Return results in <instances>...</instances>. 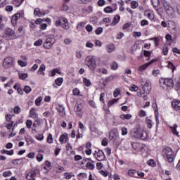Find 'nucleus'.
I'll return each mask as SVG.
<instances>
[{
	"instance_id": "nucleus-1",
	"label": "nucleus",
	"mask_w": 180,
	"mask_h": 180,
	"mask_svg": "<svg viewBox=\"0 0 180 180\" xmlns=\"http://www.w3.org/2000/svg\"><path fill=\"white\" fill-rule=\"evenodd\" d=\"M131 137L139 139L140 140H147L148 134L147 132L140 128H134L131 130Z\"/></svg>"
},
{
	"instance_id": "nucleus-2",
	"label": "nucleus",
	"mask_w": 180,
	"mask_h": 180,
	"mask_svg": "<svg viewBox=\"0 0 180 180\" xmlns=\"http://www.w3.org/2000/svg\"><path fill=\"white\" fill-rule=\"evenodd\" d=\"M160 86L165 91H171L174 88V79L172 78L162 77L159 80Z\"/></svg>"
},
{
	"instance_id": "nucleus-3",
	"label": "nucleus",
	"mask_w": 180,
	"mask_h": 180,
	"mask_svg": "<svg viewBox=\"0 0 180 180\" xmlns=\"http://www.w3.org/2000/svg\"><path fill=\"white\" fill-rule=\"evenodd\" d=\"M84 64L89 68L90 71L96 70V57L90 55L88 56L84 60Z\"/></svg>"
},
{
	"instance_id": "nucleus-4",
	"label": "nucleus",
	"mask_w": 180,
	"mask_h": 180,
	"mask_svg": "<svg viewBox=\"0 0 180 180\" xmlns=\"http://www.w3.org/2000/svg\"><path fill=\"white\" fill-rule=\"evenodd\" d=\"M162 155L165 161H168L169 164L174 162V150L170 147H166L163 150Z\"/></svg>"
},
{
	"instance_id": "nucleus-5",
	"label": "nucleus",
	"mask_w": 180,
	"mask_h": 180,
	"mask_svg": "<svg viewBox=\"0 0 180 180\" xmlns=\"http://www.w3.org/2000/svg\"><path fill=\"white\" fill-rule=\"evenodd\" d=\"M143 91L146 92V95H148L151 92V83L150 81L142 79L141 82Z\"/></svg>"
},
{
	"instance_id": "nucleus-6",
	"label": "nucleus",
	"mask_w": 180,
	"mask_h": 180,
	"mask_svg": "<svg viewBox=\"0 0 180 180\" xmlns=\"http://www.w3.org/2000/svg\"><path fill=\"white\" fill-rule=\"evenodd\" d=\"M37 174H40V169H35L34 170H32L30 172H29L27 174H26V179L27 180H36V175Z\"/></svg>"
},
{
	"instance_id": "nucleus-7",
	"label": "nucleus",
	"mask_w": 180,
	"mask_h": 180,
	"mask_svg": "<svg viewBox=\"0 0 180 180\" xmlns=\"http://www.w3.org/2000/svg\"><path fill=\"white\" fill-rule=\"evenodd\" d=\"M13 64V58H12V57H7L3 61V67L6 70L8 68H11Z\"/></svg>"
},
{
	"instance_id": "nucleus-8",
	"label": "nucleus",
	"mask_w": 180,
	"mask_h": 180,
	"mask_svg": "<svg viewBox=\"0 0 180 180\" xmlns=\"http://www.w3.org/2000/svg\"><path fill=\"white\" fill-rule=\"evenodd\" d=\"M95 158L97 161H104L105 156V153L102 150H98V151H95V153L94 154Z\"/></svg>"
},
{
	"instance_id": "nucleus-9",
	"label": "nucleus",
	"mask_w": 180,
	"mask_h": 180,
	"mask_svg": "<svg viewBox=\"0 0 180 180\" xmlns=\"http://www.w3.org/2000/svg\"><path fill=\"white\" fill-rule=\"evenodd\" d=\"M56 42V39L54 38H47L45 40V42L43 44V46L44 49H46L49 50V49H51L53 46V44Z\"/></svg>"
},
{
	"instance_id": "nucleus-10",
	"label": "nucleus",
	"mask_w": 180,
	"mask_h": 180,
	"mask_svg": "<svg viewBox=\"0 0 180 180\" xmlns=\"http://www.w3.org/2000/svg\"><path fill=\"white\" fill-rule=\"evenodd\" d=\"M75 112L77 116L81 117L82 115H84V112H82V105L77 103L75 105Z\"/></svg>"
},
{
	"instance_id": "nucleus-11",
	"label": "nucleus",
	"mask_w": 180,
	"mask_h": 180,
	"mask_svg": "<svg viewBox=\"0 0 180 180\" xmlns=\"http://www.w3.org/2000/svg\"><path fill=\"white\" fill-rule=\"evenodd\" d=\"M6 34L10 40H15V39H16V34L15 33V31L11 28H8L6 30Z\"/></svg>"
},
{
	"instance_id": "nucleus-12",
	"label": "nucleus",
	"mask_w": 180,
	"mask_h": 180,
	"mask_svg": "<svg viewBox=\"0 0 180 180\" xmlns=\"http://www.w3.org/2000/svg\"><path fill=\"white\" fill-rule=\"evenodd\" d=\"M156 61H157V59H153L150 62L139 66V68H138V71H140L141 72H142V71H144L146 68H147V67L151 65V64H153V63H155Z\"/></svg>"
},
{
	"instance_id": "nucleus-13",
	"label": "nucleus",
	"mask_w": 180,
	"mask_h": 180,
	"mask_svg": "<svg viewBox=\"0 0 180 180\" xmlns=\"http://www.w3.org/2000/svg\"><path fill=\"white\" fill-rule=\"evenodd\" d=\"M172 106L176 112L180 113V101L179 100H174L172 103Z\"/></svg>"
},
{
	"instance_id": "nucleus-14",
	"label": "nucleus",
	"mask_w": 180,
	"mask_h": 180,
	"mask_svg": "<svg viewBox=\"0 0 180 180\" xmlns=\"http://www.w3.org/2000/svg\"><path fill=\"white\" fill-rule=\"evenodd\" d=\"M110 140H111V141H116L117 140H119V133L117 132H115V131H111L110 133V136H109Z\"/></svg>"
},
{
	"instance_id": "nucleus-15",
	"label": "nucleus",
	"mask_w": 180,
	"mask_h": 180,
	"mask_svg": "<svg viewBox=\"0 0 180 180\" xmlns=\"http://www.w3.org/2000/svg\"><path fill=\"white\" fill-rule=\"evenodd\" d=\"M59 141L61 144H65L68 141V134L64 133L59 139Z\"/></svg>"
},
{
	"instance_id": "nucleus-16",
	"label": "nucleus",
	"mask_w": 180,
	"mask_h": 180,
	"mask_svg": "<svg viewBox=\"0 0 180 180\" xmlns=\"http://www.w3.org/2000/svg\"><path fill=\"white\" fill-rule=\"evenodd\" d=\"M165 11L168 16H174V13H175V9L172 6H168L165 8Z\"/></svg>"
},
{
	"instance_id": "nucleus-17",
	"label": "nucleus",
	"mask_w": 180,
	"mask_h": 180,
	"mask_svg": "<svg viewBox=\"0 0 180 180\" xmlns=\"http://www.w3.org/2000/svg\"><path fill=\"white\" fill-rule=\"evenodd\" d=\"M120 22V15H116L115 17L112 18V21L110 24V26H116Z\"/></svg>"
},
{
	"instance_id": "nucleus-18",
	"label": "nucleus",
	"mask_w": 180,
	"mask_h": 180,
	"mask_svg": "<svg viewBox=\"0 0 180 180\" xmlns=\"http://www.w3.org/2000/svg\"><path fill=\"white\" fill-rule=\"evenodd\" d=\"M58 112L61 117H64V116H65V108L63 105H58Z\"/></svg>"
},
{
	"instance_id": "nucleus-19",
	"label": "nucleus",
	"mask_w": 180,
	"mask_h": 180,
	"mask_svg": "<svg viewBox=\"0 0 180 180\" xmlns=\"http://www.w3.org/2000/svg\"><path fill=\"white\" fill-rule=\"evenodd\" d=\"M106 50L108 53H113L116 50V46L113 44H109L106 45Z\"/></svg>"
},
{
	"instance_id": "nucleus-20",
	"label": "nucleus",
	"mask_w": 180,
	"mask_h": 180,
	"mask_svg": "<svg viewBox=\"0 0 180 180\" xmlns=\"http://www.w3.org/2000/svg\"><path fill=\"white\" fill-rule=\"evenodd\" d=\"M62 22H63V23H67V18H64L63 17L60 18L58 20H56L55 22V25L56 26H62V25H63Z\"/></svg>"
},
{
	"instance_id": "nucleus-21",
	"label": "nucleus",
	"mask_w": 180,
	"mask_h": 180,
	"mask_svg": "<svg viewBox=\"0 0 180 180\" xmlns=\"http://www.w3.org/2000/svg\"><path fill=\"white\" fill-rule=\"evenodd\" d=\"M167 26L171 30H176V22H175L174 21H169Z\"/></svg>"
},
{
	"instance_id": "nucleus-22",
	"label": "nucleus",
	"mask_w": 180,
	"mask_h": 180,
	"mask_svg": "<svg viewBox=\"0 0 180 180\" xmlns=\"http://www.w3.org/2000/svg\"><path fill=\"white\" fill-rule=\"evenodd\" d=\"M44 71H46V65L44 64H42L39 67L37 74H39V75H43V77H44L45 73L44 72Z\"/></svg>"
},
{
	"instance_id": "nucleus-23",
	"label": "nucleus",
	"mask_w": 180,
	"mask_h": 180,
	"mask_svg": "<svg viewBox=\"0 0 180 180\" xmlns=\"http://www.w3.org/2000/svg\"><path fill=\"white\" fill-rule=\"evenodd\" d=\"M145 16L148 18L150 20H154V14L151 13L150 11H146L144 12Z\"/></svg>"
},
{
	"instance_id": "nucleus-24",
	"label": "nucleus",
	"mask_w": 180,
	"mask_h": 180,
	"mask_svg": "<svg viewBox=\"0 0 180 180\" xmlns=\"http://www.w3.org/2000/svg\"><path fill=\"white\" fill-rule=\"evenodd\" d=\"M30 117L32 119H37V112H36V110L34 108H32L30 111Z\"/></svg>"
},
{
	"instance_id": "nucleus-25",
	"label": "nucleus",
	"mask_w": 180,
	"mask_h": 180,
	"mask_svg": "<svg viewBox=\"0 0 180 180\" xmlns=\"http://www.w3.org/2000/svg\"><path fill=\"white\" fill-rule=\"evenodd\" d=\"M83 84L85 85V86H92V82H91V80L89 79H87L86 77L83 78Z\"/></svg>"
},
{
	"instance_id": "nucleus-26",
	"label": "nucleus",
	"mask_w": 180,
	"mask_h": 180,
	"mask_svg": "<svg viewBox=\"0 0 180 180\" xmlns=\"http://www.w3.org/2000/svg\"><path fill=\"white\" fill-rule=\"evenodd\" d=\"M137 96H139V98H143V101H147V95H146V92H144V91L143 92L139 91L137 93Z\"/></svg>"
},
{
	"instance_id": "nucleus-27",
	"label": "nucleus",
	"mask_w": 180,
	"mask_h": 180,
	"mask_svg": "<svg viewBox=\"0 0 180 180\" xmlns=\"http://www.w3.org/2000/svg\"><path fill=\"white\" fill-rule=\"evenodd\" d=\"M25 139L28 146L29 144H33V143H34V140H33V138H32V136H30V135L25 136Z\"/></svg>"
},
{
	"instance_id": "nucleus-28",
	"label": "nucleus",
	"mask_w": 180,
	"mask_h": 180,
	"mask_svg": "<svg viewBox=\"0 0 180 180\" xmlns=\"http://www.w3.org/2000/svg\"><path fill=\"white\" fill-rule=\"evenodd\" d=\"M2 154H7V155H13L14 151L13 150H8L6 149H3L1 150Z\"/></svg>"
},
{
	"instance_id": "nucleus-29",
	"label": "nucleus",
	"mask_w": 180,
	"mask_h": 180,
	"mask_svg": "<svg viewBox=\"0 0 180 180\" xmlns=\"http://www.w3.org/2000/svg\"><path fill=\"white\" fill-rule=\"evenodd\" d=\"M86 168H87V169H95V165H94V161H92V162H89L86 163Z\"/></svg>"
},
{
	"instance_id": "nucleus-30",
	"label": "nucleus",
	"mask_w": 180,
	"mask_h": 180,
	"mask_svg": "<svg viewBox=\"0 0 180 180\" xmlns=\"http://www.w3.org/2000/svg\"><path fill=\"white\" fill-rule=\"evenodd\" d=\"M132 117L131 115L130 114H127V115H120V119H122V120H130V118Z\"/></svg>"
},
{
	"instance_id": "nucleus-31",
	"label": "nucleus",
	"mask_w": 180,
	"mask_h": 180,
	"mask_svg": "<svg viewBox=\"0 0 180 180\" xmlns=\"http://www.w3.org/2000/svg\"><path fill=\"white\" fill-rule=\"evenodd\" d=\"M176 127H178V125L174 124L173 127L170 126L169 129H171L173 134H175L176 136H178L179 132L176 131Z\"/></svg>"
},
{
	"instance_id": "nucleus-32",
	"label": "nucleus",
	"mask_w": 180,
	"mask_h": 180,
	"mask_svg": "<svg viewBox=\"0 0 180 180\" xmlns=\"http://www.w3.org/2000/svg\"><path fill=\"white\" fill-rule=\"evenodd\" d=\"M63 81L64 79H63V77H59L55 80V84H56L58 86H61V85H63Z\"/></svg>"
},
{
	"instance_id": "nucleus-33",
	"label": "nucleus",
	"mask_w": 180,
	"mask_h": 180,
	"mask_svg": "<svg viewBox=\"0 0 180 180\" xmlns=\"http://www.w3.org/2000/svg\"><path fill=\"white\" fill-rule=\"evenodd\" d=\"M85 22H82L78 24V25L77 26V30H78L79 32L82 30L84 29V27H85Z\"/></svg>"
},
{
	"instance_id": "nucleus-34",
	"label": "nucleus",
	"mask_w": 180,
	"mask_h": 180,
	"mask_svg": "<svg viewBox=\"0 0 180 180\" xmlns=\"http://www.w3.org/2000/svg\"><path fill=\"white\" fill-rule=\"evenodd\" d=\"M97 72H98V74H103L104 75H108V70H106L105 68H98L97 70Z\"/></svg>"
},
{
	"instance_id": "nucleus-35",
	"label": "nucleus",
	"mask_w": 180,
	"mask_h": 180,
	"mask_svg": "<svg viewBox=\"0 0 180 180\" xmlns=\"http://www.w3.org/2000/svg\"><path fill=\"white\" fill-rule=\"evenodd\" d=\"M151 4L153 8H158L160 6V0H151Z\"/></svg>"
},
{
	"instance_id": "nucleus-36",
	"label": "nucleus",
	"mask_w": 180,
	"mask_h": 180,
	"mask_svg": "<svg viewBox=\"0 0 180 180\" xmlns=\"http://www.w3.org/2000/svg\"><path fill=\"white\" fill-rule=\"evenodd\" d=\"M136 174H137V171H136L135 169H130L128 172V175H129V176H132V177L136 178Z\"/></svg>"
},
{
	"instance_id": "nucleus-37",
	"label": "nucleus",
	"mask_w": 180,
	"mask_h": 180,
	"mask_svg": "<svg viewBox=\"0 0 180 180\" xmlns=\"http://www.w3.org/2000/svg\"><path fill=\"white\" fill-rule=\"evenodd\" d=\"M2 176L4 177V178H6L8 176H12V172H11L10 170H7L6 172H4L2 173Z\"/></svg>"
},
{
	"instance_id": "nucleus-38",
	"label": "nucleus",
	"mask_w": 180,
	"mask_h": 180,
	"mask_svg": "<svg viewBox=\"0 0 180 180\" xmlns=\"http://www.w3.org/2000/svg\"><path fill=\"white\" fill-rule=\"evenodd\" d=\"M23 2H25V0H14V4L15 6H17V8H19V6H20Z\"/></svg>"
},
{
	"instance_id": "nucleus-39",
	"label": "nucleus",
	"mask_w": 180,
	"mask_h": 180,
	"mask_svg": "<svg viewBox=\"0 0 180 180\" xmlns=\"http://www.w3.org/2000/svg\"><path fill=\"white\" fill-rule=\"evenodd\" d=\"M89 22L93 25H96V23H98V17H91L89 18Z\"/></svg>"
},
{
	"instance_id": "nucleus-40",
	"label": "nucleus",
	"mask_w": 180,
	"mask_h": 180,
	"mask_svg": "<svg viewBox=\"0 0 180 180\" xmlns=\"http://www.w3.org/2000/svg\"><path fill=\"white\" fill-rule=\"evenodd\" d=\"M118 101H119V98H114L110 101H109L108 104V108H110V106L115 105V103H116V102H118Z\"/></svg>"
},
{
	"instance_id": "nucleus-41",
	"label": "nucleus",
	"mask_w": 180,
	"mask_h": 180,
	"mask_svg": "<svg viewBox=\"0 0 180 180\" xmlns=\"http://www.w3.org/2000/svg\"><path fill=\"white\" fill-rule=\"evenodd\" d=\"M104 12L105 13H112V12H114L113 8H112V7L110 6H107L104 8Z\"/></svg>"
},
{
	"instance_id": "nucleus-42",
	"label": "nucleus",
	"mask_w": 180,
	"mask_h": 180,
	"mask_svg": "<svg viewBox=\"0 0 180 180\" xmlns=\"http://www.w3.org/2000/svg\"><path fill=\"white\" fill-rule=\"evenodd\" d=\"M64 171H65V169H64V167H62V166L58 165V166L56 167V172H57L58 174H61V172H64Z\"/></svg>"
},
{
	"instance_id": "nucleus-43",
	"label": "nucleus",
	"mask_w": 180,
	"mask_h": 180,
	"mask_svg": "<svg viewBox=\"0 0 180 180\" xmlns=\"http://www.w3.org/2000/svg\"><path fill=\"white\" fill-rule=\"evenodd\" d=\"M131 6L132 9H137V8H139V3L136 1H133L131 2Z\"/></svg>"
},
{
	"instance_id": "nucleus-44",
	"label": "nucleus",
	"mask_w": 180,
	"mask_h": 180,
	"mask_svg": "<svg viewBox=\"0 0 180 180\" xmlns=\"http://www.w3.org/2000/svg\"><path fill=\"white\" fill-rule=\"evenodd\" d=\"M43 101V98L41 96L38 97L36 100H35V105L37 106H40L41 101Z\"/></svg>"
},
{
	"instance_id": "nucleus-45",
	"label": "nucleus",
	"mask_w": 180,
	"mask_h": 180,
	"mask_svg": "<svg viewBox=\"0 0 180 180\" xmlns=\"http://www.w3.org/2000/svg\"><path fill=\"white\" fill-rule=\"evenodd\" d=\"M25 124L27 129H32V124H33V121L27 120L25 122Z\"/></svg>"
},
{
	"instance_id": "nucleus-46",
	"label": "nucleus",
	"mask_w": 180,
	"mask_h": 180,
	"mask_svg": "<svg viewBox=\"0 0 180 180\" xmlns=\"http://www.w3.org/2000/svg\"><path fill=\"white\" fill-rule=\"evenodd\" d=\"M18 77L20 79H26V78L28 77V75L27 73H19Z\"/></svg>"
},
{
	"instance_id": "nucleus-47",
	"label": "nucleus",
	"mask_w": 180,
	"mask_h": 180,
	"mask_svg": "<svg viewBox=\"0 0 180 180\" xmlns=\"http://www.w3.org/2000/svg\"><path fill=\"white\" fill-rule=\"evenodd\" d=\"M46 141L49 143V144H53V135L51 134H49Z\"/></svg>"
},
{
	"instance_id": "nucleus-48",
	"label": "nucleus",
	"mask_w": 180,
	"mask_h": 180,
	"mask_svg": "<svg viewBox=\"0 0 180 180\" xmlns=\"http://www.w3.org/2000/svg\"><path fill=\"white\" fill-rule=\"evenodd\" d=\"M129 89L133 92H137V91H139V86H136L135 84H131Z\"/></svg>"
},
{
	"instance_id": "nucleus-49",
	"label": "nucleus",
	"mask_w": 180,
	"mask_h": 180,
	"mask_svg": "<svg viewBox=\"0 0 180 180\" xmlns=\"http://www.w3.org/2000/svg\"><path fill=\"white\" fill-rule=\"evenodd\" d=\"M23 91L25 94H30V92H32V87L30 86H25Z\"/></svg>"
},
{
	"instance_id": "nucleus-50",
	"label": "nucleus",
	"mask_w": 180,
	"mask_h": 180,
	"mask_svg": "<svg viewBox=\"0 0 180 180\" xmlns=\"http://www.w3.org/2000/svg\"><path fill=\"white\" fill-rule=\"evenodd\" d=\"M15 124H14V126L13 127L12 131L9 134V137H15V136H16L17 132L15 131Z\"/></svg>"
},
{
	"instance_id": "nucleus-51",
	"label": "nucleus",
	"mask_w": 180,
	"mask_h": 180,
	"mask_svg": "<svg viewBox=\"0 0 180 180\" xmlns=\"http://www.w3.org/2000/svg\"><path fill=\"white\" fill-rule=\"evenodd\" d=\"M148 165H150V167H155V161L154 160L150 159L147 162Z\"/></svg>"
},
{
	"instance_id": "nucleus-52",
	"label": "nucleus",
	"mask_w": 180,
	"mask_h": 180,
	"mask_svg": "<svg viewBox=\"0 0 180 180\" xmlns=\"http://www.w3.org/2000/svg\"><path fill=\"white\" fill-rule=\"evenodd\" d=\"M103 32V28L102 27H99L96 30V34H101Z\"/></svg>"
},
{
	"instance_id": "nucleus-53",
	"label": "nucleus",
	"mask_w": 180,
	"mask_h": 180,
	"mask_svg": "<svg viewBox=\"0 0 180 180\" xmlns=\"http://www.w3.org/2000/svg\"><path fill=\"white\" fill-rule=\"evenodd\" d=\"M34 15L35 16H39V18H40V8H36L34 10Z\"/></svg>"
},
{
	"instance_id": "nucleus-54",
	"label": "nucleus",
	"mask_w": 180,
	"mask_h": 180,
	"mask_svg": "<svg viewBox=\"0 0 180 180\" xmlns=\"http://www.w3.org/2000/svg\"><path fill=\"white\" fill-rule=\"evenodd\" d=\"M61 26L63 29L68 30V29H70V25H68V20H67V22L62 23Z\"/></svg>"
},
{
	"instance_id": "nucleus-55",
	"label": "nucleus",
	"mask_w": 180,
	"mask_h": 180,
	"mask_svg": "<svg viewBox=\"0 0 180 180\" xmlns=\"http://www.w3.org/2000/svg\"><path fill=\"white\" fill-rule=\"evenodd\" d=\"M6 127L8 130H11L13 127V121H11L10 123L6 124Z\"/></svg>"
},
{
	"instance_id": "nucleus-56",
	"label": "nucleus",
	"mask_w": 180,
	"mask_h": 180,
	"mask_svg": "<svg viewBox=\"0 0 180 180\" xmlns=\"http://www.w3.org/2000/svg\"><path fill=\"white\" fill-rule=\"evenodd\" d=\"M70 9V7L68 6V4L67 3H63L62 6V11H64L65 12L68 11Z\"/></svg>"
},
{
	"instance_id": "nucleus-57",
	"label": "nucleus",
	"mask_w": 180,
	"mask_h": 180,
	"mask_svg": "<svg viewBox=\"0 0 180 180\" xmlns=\"http://www.w3.org/2000/svg\"><path fill=\"white\" fill-rule=\"evenodd\" d=\"M18 63V65H20V67H26V65H27V63H26L25 61H22L21 60H19Z\"/></svg>"
},
{
	"instance_id": "nucleus-58",
	"label": "nucleus",
	"mask_w": 180,
	"mask_h": 180,
	"mask_svg": "<svg viewBox=\"0 0 180 180\" xmlns=\"http://www.w3.org/2000/svg\"><path fill=\"white\" fill-rule=\"evenodd\" d=\"M21 109L20 107L19 106H15L14 108V113H15L16 115H19V113L21 112Z\"/></svg>"
},
{
	"instance_id": "nucleus-59",
	"label": "nucleus",
	"mask_w": 180,
	"mask_h": 180,
	"mask_svg": "<svg viewBox=\"0 0 180 180\" xmlns=\"http://www.w3.org/2000/svg\"><path fill=\"white\" fill-rule=\"evenodd\" d=\"M20 13H18L12 16V18L14 19V20L18 22V19L20 18Z\"/></svg>"
},
{
	"instance_id": "nucleus-60",
	"label": "nucleus",
	"mask_w": 180,
	"mask_h": 180,
	"mask_svg": "<svg viewBox=\"0 0 180 180\" xmlns=\"http://www.w3.org/2000/svg\"><path fill=\"white\" fill-rule=\"evenodd\" d=\"M121 131H122V136H126L128 133L127 128L126 127H122L121 129Z\"/></svg>"
},
{
	"instance_id": "nucleus-61",
	"label": "nucleus",
	"mask_w": 180,
	"mask_h": 180,
	"mask_svg": "<svg viewBox=\"0 0 180 180\" xmlns=\"http://www.w3.org/2000/svg\"><path fill=\"white\" fill-rule=\"evenodd\" d=\"M72 94L75 96H78V95H79V89H75L72 90Z\"/></svg>"
},
{
	"instance_id": "nucleus-62",
	"label": "nucleus",
	"mask_w": 180,
	"mask_h": 180,
	"mask_svg": "<svg viewBox=\"0 0 180 180\" xmlns=\"http://www.w3.org/2000/svg\"><path fill=\"white\" fill-rule=\"evenodd\" d=\"M43 44V40L41 39H38L37 41H36L34 43V46H40L41 44Z\"/></svg>"
},
{
	"instance_id": "nucleus-63",
	"label": "nucleus",
	"mask_w": 180,
	"mask_h": 180,
	"mask_svg": "<svg viewBox=\"0 0 180 180\" xmlns=\"http://www.w3.org/2000/svg\"><path fill=\"white\" fill-rule=\"evenodd\" d=\"M175 88H176V91H179V89H180V79H179L176 82Z\"/></svg>"
},
{
	"instance_id": "nucleus-64",
	"label": "nucleus",
	"mask_w": 180,
	"mask_h": 180,
	"mask_svg": "<svg viewBox=\"0 0 180 180\" xmlns=\"http://www.w3.org/2000/svg\"><path fill=\"white\" fill-rule=\"evenodd\" d=\"M118 68V65L116 63V62H113L111 64V70H116Z\"/></svg>"
}]
</instances>
